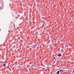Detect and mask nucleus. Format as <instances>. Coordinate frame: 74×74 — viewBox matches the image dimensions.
Returning <instances> with one entry per match:
<instances>
[{"label":"nucleus","instance_id":"1","mask_svg":"<svg viewBox=\"0 0 74 74\" xmlns=\"http://www.w3.org/2000/svg\"><path fill=\"white\" fill-rule=\"evenodd\" d=\"M31 67H32V68L35 69H40V68H41V67H39L38 66V65H36L34 64L32 65V66H31Z\"/></svg>","mask_w":74,"mask_h":74},{"label":"nucleus","instance_id":"2","mask_svg":"<svg viewBox=\"0 0 74 74\" xmlns=\"http://www.w3.org/2000/svg\"><path fill=\"white\" fill-rule=\"evenodd\" d=\"M43 64H44V66H46V65H45V64H45V62L44 61L43 62Z\"/></svg>","mask_w":74,"mask_h":74},{"label":"nucleus","instance_id":"3","mask_svg":"<svg viewBox=\"0 0 74 74\" xmlns=\"http://www.w3.org/2000/svg\"><path fill=\"white\" fill-rule=\"evenodd\" d=\"M60 72H64V71H65V70H60Z\"/></svg>","mask_w":74,"mask_h":74},{"label":"nucleus","instance_id":"4","mask_svg":"<svg viewBox=\"0 0 74 74\" xmlns=\"http://www.w3.org/2000/svg\"><path fill=\"white\" fill-rule=\"evenodd\" d=\"M62 56V55L60 54H59L58 55V56Z\"/></svg>","mask_w":74,"mask_h":74},{"label":"nucleus","instance_id":"5","mask_svg":"<svg viewBox=\"0 0 74 74\" xmlns=\"http://www.w3.org/2000/svg\"><path fill=\"white\" fill-rule=\"evenodd\" d=\"M59 71H58V72H57V74H59Z\"/></svg>","mask_w":74,"mask_h":74},{"label":"nucleus","instance_id":"6","mask_svg":"<svg viewBox=\"0 0 74 74\" xmlns=\"http://www.w3.org/2000/svg\"><path fill=\"white\" fill-rule=\"evenodd\" d=\"M3 66H5V64H3Z\"/></svg>","mask_w":74,"mask_h":74},{"label":"nucleus","instance_id":"7","mask_svg":"<svg viewBox=\"0 0 74 74\" xmlns=\"http://www.w3.org/2000/svg\"><path fill=\"white\" fill-rule=\"evenodd\" d=\"M3 64H5V62H3Z\"/></svg>","mask_w":74,"mask_h":74},{"label":"nucleus","instance_id":"8","mask_svg":"<svg viewBox=\"0 0 74 74\" xmlns=\"http://www.w3.org/2000/svg\"><path fill=\"white\" fill-rule=\"evenodd\" d=\"M55 42L56 43V42H58V41H56Z\"/></svg>","mask_w":74,"mask_h":74},{"label":"nucleus","instance_id":"9","mask_svg":"<svg viewBox=\"0 0 74 74\" xmlns=\"http://www.w3.org/2000/svg\"><path fill=\"white\" fill-rule=\"evenodd\" d=\"M45 71H47V69L45 70Z\"/></svg>","mask_w":74,"mask_h":74},{"label":"nucleus","instance_id":"10","mask_svg":"<svg viewBox=\"0 0 74 74\" xmlns=\"http://www.w3.org/2000/svg\"><path fill=\"white\" fill-rule=\"evenodd\" d=\"M66 47H67V45H65Z\"/></svg>","mask_w":74,"mask_h":74},{"label":"nucleus","instance_id":"11","mask_svg":"<svg viewBox=\"0 0 74 74\" xmlns=\"http://www.w3.org/2000/svg\"><path fill=\"white\" fill-rule=\"evenodd\" d=\"M61 51H63V49H61Z\"/></svg>","mask_w":74,"mask_h":74},{"label":"nucleus","instance_id":"12","mask_svg":"<svg viewBox=\"0 0 74 74\" xmlns=\"http://www.w3.org/2000/svg\"><path fill=\"white\" fill-rule=\"evenodd\" d=\"M59 65H60V64H59Z\"/></svg>","mask_w":74,"mask_h":74}]
</instances>
